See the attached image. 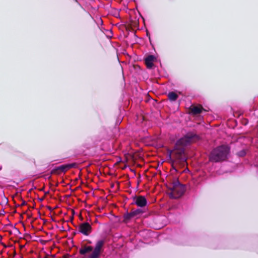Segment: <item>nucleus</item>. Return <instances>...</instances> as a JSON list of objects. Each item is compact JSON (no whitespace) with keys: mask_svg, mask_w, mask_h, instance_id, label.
<instances>
[{"mask_svg":"<svg viewBox=\"0 0 258 258\" xmlns=\"http://www.w3.org/2000/svg\"><path fill=\"white\" fill-rule=\"evenodd\" d=\"M197 136L192 133H187L183 137L178 140L172 150H169L168 153L171 161L181 165H184L186 161L185 148L186 146L196 141Z\"/></svg>","mask_w":258,"mask_h":258,"instance_id":"nucleus-1","label":"nucleus"},{"mask_svg":"<svg viewBox=\"0 0 258 258\" xmlns=\"http://www.w3.org/2000/svg\"><path fill=\"white\" fill-rule=\"evenodd\" d=\"M229 151V148L226 145L219 146L211 152L210 160L215 162L224 161L227 159Z\"/></svg>","mask_w":258,"mask_h":258,"instance_id":"nucleus-2","label":"nucleus"},{"mask_svg":"<svg viewBox=\"0 0 258 258\" xmlns=\"http://www.w3.org/2000/svg\"><path fill=\"white\" fill-rule=\"evenodd\" d=\"M168 188L170 190V197L173 199H178L183 195L185 191V185L181 184L178 179H174L169 184Z\"/></svg>","mask_w":258,"mask_h":258,"instance_id":"nucleus-3","label":"nucleus"},{"mask_svg":"<svg viewBox=\"0 0 258 258\" xmlns=\"http://www.w3.org/2000/svg\"><path fill=\"white\" fill-rule=\"evenodd\" d=\"M77 164L76 163H72L71 164H67L62 165L60 166L57 167L53 169L51 172V174H57L59 175L61 172L66 173L68 170L73 168H76L77 167Z\"/></svg>","mask_w":258,"mask_h":258,"instance_id":"nucleus-4","label":"nucleus"},{"mask_svg":"<svg viewBox=\"0 0 258 258\" xmlns=\"http://www.w3.org/2000/svg\"><path fill=\"white\" fill-rule=\"evenodd\" d=\"M142 213V210L140 209L132 211L130 213L127 212L123 215V220L122 222L124 223H127L132 219L140 215Z\"/></svg>","mask_w":258,"mask_h":258,"instance_id":"nucleus-5","label":"nucleus"},{"mask_svg":"<svg viewBox=\"0 0 258 258\" xmlns=\"http://www.w3.org/2000/svg\"><path fill=\"white\" fill-rule=\"evenodd\" d=\"M104 242L103 240H99L98 241L95 245V248L92 252V253L89 256V258H99L101 249L102 247Z\"/></svg>","mask_w":258,"mask_h":258,"instance_id":"nucleus-6","label":"nucleus"},{"mask_svg":"<svg viewBox=\"0 0 258 258\" xmlns=\"http://www.w3.org/2000/svg\"><path fill=\"white\" fill-rule=\"evenodd\" d=\"M92 227L90 224L85 222L81 224L79 227V231L85 235H88L91 232Z\"/></svg>","mask_w":258,"mask_h":258,"instance_id":"nucleus-7","label":"nucleus"},{"mask_svg":"<svg viewBox=\"0 0 258 258\" xmlns=\"http://www.w3.org/2000/svg\"><path fill=\"white\" fill-rule=\"evenodd\" d=\"M134 203L138 207H144L147 205V202L145 197L142 196H136L133 198Z\"/></svg>","mask_w":258,"mask_h":258,"instance_id":"nucleus-8","label":"nucleus"},{"mask_svg":"<svg viewBox=\"0 0 258 258\" xmlns=\"http://www.w3.org/2000/svg\"><path fill=\"white\" fill-rule=\"evenodd\" d=\"M203 111H205V110L201 105H192L189 108V113L194 115L199 114Z\"/></svg>","mask_w":258,"mask_h":258,"instance_id":"nucleus-9","label":"nucleus"},{"mask_svg":"<svg viewBox=\"0 0 258 258\" xmlns=\"http://www.w3.org/2000/svg\"><path fill=\"white\" fill-rule=\"evenodd\" d=\"M155 59L156 57L153 55H148L145 58V62L147 68L151 69L153 67Z\"/></svg>","mask_w":258,"mask_h":258,"instance_id":"nucleus-10","label":"nucleus"},{"mask_svg":"<svg viewBox=\"0 0 258 258\" xmlns=\"http://www.w3.org/2000/svg\"><path fill=\"white\" fill-rule=\"evenodd\" d=\"M92 250L93 247L91 246H85L79 250V252L81 254L84 255Z\"/></svg>","mask_w":258,"mask_h":258,"instance_id":"nucleus-11","label":"nucleus"},{"mask_svg":"<svg viewBox=\"0 0 258 258\" xmlns=\"http://www.w3.org/2000/svg\"><path fill=\"white\" fill-rule=\"evenodd\" d=\"M168 99L171 101L176 100L178 97V95L174 92H170L168 94Z\"/></svg>","mask_w":258,"mask_h":258,"instance_id":"nucleus-12","label":"nucleus"},{"mask_svg":"<svg viewBox=\"0 0 258 258\" xmlns=\"http://www.w3.org/2000/svg\"><path fill=\"white\" fill-rule=\"evenodd\" d=\"M246 152L244 150H242L237 153V155L239 157H243L245 155Z\"/></svg>","mask_w":258,"mask_h":258,"instance_id":"nucleus-13","label":"nucleus"},{"mask_svg":"<svg viewBox=\"0 0 258 258\" xmlns=\"http://www.w3.org/2000/svg\"><path fill=\"white\" fill-rule=\"evenodd\" d=\"M146 35L147 36H148L149 40H150V33H149V32L147 30H146Z\"/></svg>","mask_w":258,"mask_h":258,"instance_id":"nucleus-14","label":"nucleus"},{"mask_svg":"<svg viewBox=\"0 0 258 258\" xmlns=\"http://www.w3.org/2000/svg\"><path fill=\"white\" fill-rule=\"evenodd\" d=\"M27 204H26V202L25 201H22V204H21V206H25Z\"/></svg>","mask_w":258,"mask_h":258,"instance_id":"nucleus-15","label":"nucleus"},{"mask_svg":"<svg viewBox=\"0 0 258 258\" xmlns=\"http://www.w3.org/2000/svg\"><path fill=\"white\" fill-rule=\"evenodd\" d=\"M1 215H3L5 214V211H4V209H2V210H1Z\"/></svg>","mask_w":258,"mask_h":258,"instance_id":"nucleus-16","label":"nucleus"}]
</instances>
